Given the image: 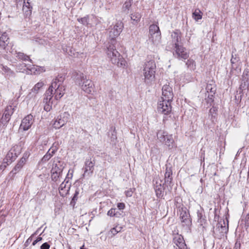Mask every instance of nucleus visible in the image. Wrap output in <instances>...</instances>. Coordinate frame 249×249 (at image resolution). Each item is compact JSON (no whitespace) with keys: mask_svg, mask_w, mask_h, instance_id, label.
<instances>
[{"mask_svg":"<svg viewBox=\"0 0 249 249\" xmlns=\"http://www.w3.org/2000/svg\"><path fill=\"white\" fill-rule=\"evenodd\" d=\"M34 123V117L31 114H29L25 117L22 120L20 128L24 131L28 130L30 128Z\"/></svg>","mask_w":249,"mask_h":249,"instance_id":"nucleus-13","label":"nucleus"},{"mask_svg":"<svg viewBox=\"0 0 249 249\" xmlns=\"http://www.w3.org/2000/svg\"><path fill=\"white\" fill-rule=\"evenodd\" d=\"M171 37L172 42L174 43V47L175 46V44L178 43L180 39V32L177 30L171 34Z\"/></svg>","mask_w":249,"mask_h":249,"instance_id":"nucleus-22","label":"nucleus"},{"mask_svg":"<svg viewBox=\"0 0 249 249\" xmlns=\"http://www.w3.org/2000/svg\"><path fill=\"white\" fill-rule=\"evenodd\" d=\"M0 67L2 70V73L6 78H9L15 76V72L8 67L1 64Z\"/></svg>","mask_w":249,"mask_h":249,"instance_id":"nucleus-20","label":"nucleus"},{"mask_svg":"<svg viewBox=\"0 0 249 249\" xmlns=\"http://www.w3.org/2000/svg\"><path fill=\"white\" fill-rule=\"evenodd\" d=\"M186 65L191 70H194L196 69V63L193 59H188L186 63Z\"/></svg>","mask_w":249,"mask_h":249,"instance_id":"nucleus-31","label":"nucleus"},{"mask_svg":"<svg viewBox=\"0 0 249 249\" xmlns=\"http://www.w3.org/2000/svg\"><path fill=\"white\" fill-rule=\"evenodd\" d=\"M44 84L43 82H39L36 84L32 89V92H30L27 96V98L35 97L36 95L40 89L42 88Z\"/></svg>","mask_w":249,"mask_h":249,"instance_id":"nucleus-16","label":"nucleus"},{"mask_svg":"<svg viewBox=\"0 0 249 249\" xmlns=\"http://www.w3.org/2000/svg\"><path fill=\"white\" fill-rule=\"evenodd\" d=\"M174 50V56L179 60H185L189 56V52L187 50L178 43L175 44Z\"/></svg>","mask_w":249,"mask_h":249,"instance_id":"nucleus-6","label":"nucleus"},{"mask_svg":"<svg viewBox=\"0 0 249 249\" xmlns=\"http://www.w3.org/2000/svg\"><path fill=\"white\" fill-rule=\"evenodd\" d=\"M125 195L127 197H130L133 194V192L131 189L125 191Z\"/></svg>","mask_w":249,"mask_h":249,"instance_id":"nucleus-45","label":"nucleus"},{"mask_svg":"<svg viewBox=\"0 0 249 249\" xmlns=\"http://www.w3.org/2000/svg\"><path fill=\"white\" fill-rule=\"evenodd\" d=\"M13 152L11 151H9L8 153V154L7 155V156H6V158L7 159H8V158H12V159H15L16 157H17V153H15L14 154V156H13Z\"/></svg>","mask_w":249,"mask_h":249,"instance_id":"nucleus-40","label":"nucleus"},{"mask_svg":"<svg viewBox=\"0 0 249 249\" xmlns=\"http://www.w3.org/2000/svg\"><path fill=\"white\" fill-rule=\"evenodd\" d=\"M218 230L222 233H226L228 231V227L226 226L224 220L218 222L217 224Z\"/></svg>","mask_w":249,"mask_h":249,"instance_id":"nucleus-25","label":"nucleus"},{"mask_svg":"<svg viewBox=\"0 0 249 249\" xmlns=\"http://www.w3.org/2000/svg\"><path fill=\"white\" fill-rule=\"evenodd\" d=\"M115 211V209L112 208L108 211L107 214L110 216H114L116 215Z\"/></svg>","mask_w":249,"mask_h":249,"instance_id":"nucleus-42","label":"nucleus"},{"mask_svg":"<svg viewBox=\"0 0 249 249\" xmlns=\"http://www.w3.org/2000/svg\"><path fill=\"white\" fill-rule=\"evenodd\" d=\"M50 247V245L46 242V243H44V244H43L41 247H40V249H49Z\"/></svg>","mask_w":249,"mask_h":249,"instance_id":"nucleus-43","label":"nucleus"},{"mask_svg":"<svg viewBox=\"0 0 249 249\" xmlns=\"http://www.w3.org/2000/svg\"><path fill=\"white\" fill-rule=\"evenodd\" d=\"M117 207L119 210H123L125 208V204L124 203H118Z\"/></svg>","mask_w":249,"mask_h":249,"instance_id":"nucleus-44","label":"nucleus"},{"mask_svg":"<svg viewBox=\"0 0 249 249\" xmlns=\"http://www.w3.org/2000/svg\"><path fill=\"white\" fill-rule=\"evenodd\" d=\"M33 236H34V234H32V235H31V237H33Z\"/></svg>","mask_w":249,"mask_h":249,"instance_id":"nucleus-58","label":"nucleus"},{"mask_svg":"<svg viewBox=\"0 0 249 249\" xmlns=\"http://www.w3.org/2000/svg\"><path fill=\"white\" fill-rule=\"evenodd\" d=\"M155 190L157 197H160L162 196L163 186L161 183L159 185H155Z\"/></svg>","mask_w":249,"mask_h":249,"instance_id":"nucleus-29","label":"nucleus"},{"mask_svg":"<svg viewBox=\"0 0 249 249\" xmlns=\"http://www.w3.org/2000/svg\"><path fill=\"white\" fill-rule=\"evenodd\" d=\"M78 194H79V192L77 190H76L75 192L74 196H73L72 200L74 201V200L77 199Z\"/></svg>","mask_w":249,"mask_h":249,"instance_id":"nucleus-46","label":"nucleus"},{"mask_svg":"<svg viewBox=\"0 0 249 249\" xmlns=\"http://www.w3.org/2000/svg\"><path fill=\"white\" fill-rule=\"evenodd\" d=\"M132 0H126L123 6V9L124 10H128L131 5V2Z\"/></svg>","mask_w":249,"mask_h":249,"instance_id":"nucleus-39","label":"nucleus"},{"mask_svg":"<svg viewBox=\"0 0 249 249\" xmlns=\"http://www.w3.org/2000/svg\"><path fill=\"white\" fill-rule=\"evenodd\" d=\"M123 28V23L120 21L108 29V38L111 41L112 44L107 47V53L113 64L124 68L126 66V61L116 50L115 45L116 39L122 32Z\"/></svg>","mask_w":249,"mask_h":249,"instance_id":"nucleus-1","label":"nucleus"},{"mask_svg":"<svg viewBox=\"0 0 249 249\" xmlns=\"http://www.w3.org/2000/svg\"><path fill=\"white\" fill-rule=\"evenodd\" d=\"M64 78L62 76H57L53 79L51 85L46 92L45 100L47 102L51 100L53 96L57 100L60 99L65 93V88L62 85Z\"/></svg>","mask_w":249,"mask_h":249,"instance_id":"nucleus-2","label":"nucleus"},{"mask_svg":"<svg viewBox=\"0 0 249 249\" xmlns=\"http://www.w3.org/2000/svg\"><path fill=\"white\" fill-rule=\"evenodd\" d=\"M16 1L17 3H19L20 2H22L23 1V2L25 1V0H16Z\"/></svg>","mask_w":249,"mask_h":249,"instance_id":"nucleus-53","label":"nucleus"},{"mask_svg":"<svg viewBox=\"0 0 249 249\" xmlns=\"http://www.w3.org/2000/svg\"><path fill=\"white\" fill-rule=\"evenodd\" d=\"M32 237H29L28 240H27L26 242H31L32 241Z\"/></svg>","mask_w":249,"mask_h":249,"instance_id":"nucleus-54","label":"nucleus"},{"mask_svg":"<svg viewBox=\"0 0 249 249\" xmlns=\"http://www.w3.org/2000/svg\"><path fill=\"white\" fill-rule=\"evenodd\" d=\"M108 44H109L108 45V46L109 45H111V44H111V42H110H110H108Z\"/></svg>","mask_w":249,"mask_h":249,"instance_id":"nucleus-55","label":"nucleus"},{"mask_svg":"<svg viewBox=\"0 0 249 249\" xmlns=\"http://www.w3.org/2000/svg\"><path fill=\"white\" fill-rule=\"evenodd\" d=\"M68 120V114L66 112L57 117L53 124V126L55 129H59L64 126Z\"/></svg>","mask_w":249,"mask_h":249,"instance_id":"nucleus-12","label":"nucleus"},{"mask_svg":"<svg viewBox=\"0 0 249 249\" xmlns=\"http://www.w3.org/2000/svg\"><path fill=\"white\" fill-rule=\"evenodd\" d=\"M156 66L154 61L146 62L143 66L142 75L144 82L147 84H151L155 79Z\"/></svg>","mask_w":249,"mask_h":249,"instance_id":"nucleus-4","label":"nucleus"},{"mask_svg":"<svg viewBox=\"0 0 249 249\" xmlns=\"http://www.w3.org/2000/svg\"><path fill=\"white\" fill-rule=\"evenodd\" d=\"M172 170L171 167H168L166 166V172L165 173V183L167 184L170 185V184L172 183Z\"/></svg>","mask_w":249,"mask_h":249,"instance_id":"nucleus-21","label":"nucleus"},{"mask_svg":"<svg viewBox=\"0 0 249 249\" xmlns=\"http://www.w3.org/2000/svg\"><path fill=\"white\" fill-rule=\"evenodd\" d=\"M29 155L28 153H24L23 157L21 159H25V162L26 161L27 159H28Z\"/></svg>","mask_w":249,"mask_h":249,"instance_id":"nucleus-49","label":"nucleus"},{"mask_svg":"<svg viewBox=\"0 0 249 249\" xmlns=\"http://www.w3.org/2000/svg\"><path fill=\"white\" fill-rule=\"evenodd\" d=\"M131 19L134 21H136L137 22L140 20V17H131Z\"/></svg>","mask_w":249,"mask_h":249,"instance_id":"nucleus-48","label":"nucleus"},{"mask_svg":"<svg viewBox=\"0 0 249 249\" xmlns=\"http://www.w3.org/2000/svg\"><path fill=\"white\" fill-rule=\"evenodd\" d=\"M179 215L182 225L189 227L192 224V221L186 208L181 207L179 209Z\"/></svg>","mask_w":249,"mask_h":249,"instance_id":"nucleus-7","label":"nucleus"},{"mask_svg":"<svg viewBox=\"0 0 249 249\" xmlns=\"http://www.w3.org/2000/svg\"><path fill=\"white\" fill-rule=\"evenodd\" d=\"M53 153V150L51 151V149H49L46 154L43 157L42 160L44 161L48 160L52 157Z\"/></svg>","mask_w":249,"mask_h":249,"instance_id":"nucleus-33","label":"nucleus"},{"mask_svg":"<svg viewBox=\"0 0 249 249\" xmlns=\"http://www.w3.org/2000/svg\"><path fill=\"white\" fill-rule=\"evenodd\" d=\"M122 230V227L121 226H116L110 229V232L112 234V235H116L117 233L120 232Z\"/></svg>","mask_w":249,"mask_h":249,"instance_id":"nucleus-32","label":"nucleus"},{"mask_svg":"<svg viewBox=\"0 0 249 249\" xmlns=\"http://www.w3.org/2000/svg\"><path fill=\"white\" fill-rule=\"evenodd\" d=\"M25 159H20L19 161L18 162L14 168L9 173V176L13 177L15 174L20 171L22 166L25 164Z\"/></svg>","mask_w":249,"mask_h":249,"instance_id":"nucleus-17","label":"nucleus"},{"mask_svg":"<svg viewBox=\"0 0 249 249\" xmlns=\"http://www.w3.org/2000/svg\"><path fill=\"white\" fill-rule=\"evenodd\" d=\"M95 162L94 160H92L91 158L87 159L85 162L84 172L82 175L83 178L86 177H91L94 170V166Z\"/></svg>","mask_w":249,"mask_h":249,"instance_id":"nucleus-10","label":"nucleus"},{"mask_svg":"<svg viewBox=\"0 0 249 249\" xmlns=\"http://www.w3.org/2000/svg\"><path fill=\"white\" fill-rule=\"evenodd\" d=\"M193 16H200L198 13L196 11L195 12L193 13Z\"/></svg>","mask_w":249,"mask_h":249,"instance_id":"nucleus-52","label":"nucleus"},{"mask_svg":"<svg viewBox=\"0 0 249 249\" xmlns=\"http://www.w3.org/2000/svg\"><path fill=\"white\" fill-rule=\"evenodd\" d=\"M77 20L83 24H86L87 23V17H83L80 18H78Z\"/></svg>","mask_w":249,"mask_h":249,"instance_id":"nucleus-41","label":"nucleus"},{"mask_svg":"<svg viewBox=\"0 0 249 249\" xmlns=\"http://www.w3.org/2000/svg\"><path fill=\"white\" fill-rule=\"evenodd\" d=\"M71 187V183L69 181L64 180L60 185L59 187V191L60 195L65 196L69 192Z\"/></svg>","mask_w":249,"mask_h":249,"instance_id":"nucleus-15","label":"nucleus"},{"mask_svg":"<svg viewBox=\"0 0 249 249\" xmlns=\"http://www.w3.org/2000/svg\"><path fill=\"white\" fill-rule=\"evenodd\" d=\"M171 101L160 99L158 104V111L164 115H168L171 112Z\"/></svg>","mask_w":249,"mask_h":249,"instance_id":"nucleus-8","label":"nucleus"},{"mask_svg":"<svg viewBox=\"0 0 249 249\" xmlns=\"http://www.w3.org/2000/svg\"><path fill=\"white\" fill-rule=\"evenodd\" d=\"M42 240V237H38L36 240H35L33 243V245L35 246L38 242L41 241Z\"/></svg>","mask_w":249,"mask_h":249,"instance_id":"nucleus-47","label":"nucleus"},{"mask_svg":"<svg viewBox=\"0 0 249 249\" xmlns=\"http://www.w3.org/2000/svg\"><path fill=\"white\" fill-rule=\"evenodd\" d=\"M206 89L207 92H210L212 93H214L215 90V86L212 84H207Z\"/></svg>","mask_w":249,"mask_h":249,"instance_id":"nucleus-37","label":"nucleus"},{"mask_svg":"<svg viewBox=\"0 0 249 249\" xmlns=\"http://www.w3.org/2000/svg\"><path fill=\"white\" fill-rule=\"evenodd\" d=\"M27 64L25 63H22L21 65L22 67H27V69L28 70L27 73L28 74L33 73L35 74H38L45 71L44 68L42 67H39L37 66H33L32 67L30 68V67L27 66Z\"/></svg>","mask_w":249,"mask_h":249,"instance_id":"nucleus-14","label":"nucleus"},{"mask_svg":"<svg viewBox=\"0 0 249 249\" xmlns=\"http://www.w3.org/2000/svg\"><path fill=\"white\" fill-rule=\"evenodd\" d=\"M18 55L17 56L21 59H23L24 60H29L31 63H33L32 62V60L29 58V57L25 54H24L23 53L19 52L17 53Z\"/></svg>","mask_w":249,"mask_h":249,"instance_id":"nucleus-36","label":"nucleus"},{"mask_svg":"<svg viewBox=\"0 0 249 249\" xmlns=\"http://www.w3.org/2000/svg\"><path fill=\"white\" fill-rule=\"evenodd\" d=\"M63 169V167L60 165L59 162L58 164L56 163L53 165L51 173L62 175Z\"/></svg>","mask_w":249,"mask_h":249,"instance_id":"nucleus-23","label":"nucleus"},{"mask_svg":"<svg viewBox=\"0 0 249 249\" xmlns=\"http://www.w3.org/2000/svg\"><path fill=\"white\" fill-rule=\"evenodd\" d=\"M44 102L45 103L44 106V109L47 112L50 111L52 109V103L51 102V100L47 102L45 98L44 99Z\"/></svg>","mask_w":249,"mask_h":249,"instance_id":"nucleus-34","label":"nucleus"},{"mask_svg":"<svg viewBox=\"0 0 249 249\" xmlns=\"http://www.w3.org/2000/svg\"><path fill=\"white\" fill-rule=\"evenodd\" d=\"M198 222L200 225L202 226L206 222V220L203 216V214L201 213H197Z\"/></svg>","mask_w":249,"mask_h":249,"instance_id":"nucleus-35","label":"nucleus"},{"mask_svg":"<svg viewBox=\"0 0 249 249\" xmlns=\"http://www.w3.org/2000/svg\"><path fill=\"white\" fill-rule=\"evenodd\" d=\"M63 50L68 55L74 57H77L78 55V53L75 52V50L71 47H67L66 48H63Z\"/></svg>","mask_w":249,"mask_h":249,"instance_id":"nucleus-27","label":"nucleus"},{"mask_svg":"<svg viewBox=\"0 0 249 249\" xmlns=\"http://www.w3.org/2000/svg\"><path fill=\"white\" fill-rule=\"evenodd\" d=\"M22 10L25 16H30L32 13V11L31 9L30 4L28 2L27 3L24 1L22 7Z\"/></svg>","mask_w":249,"mask_h":249,"instance_id":"nucleus-26","label":"nucleus"},{"mask_svg":"<svg viewBox=\"0 0 249 249\" xmlns=\"http://www.w3.org/2000/svg\"><path fill=\"white\" fill-rule=\"evenodd\" d=\"M16 105L17 104L15 105L13 104V105H10L6 107L0 122L3 125L6 124L10 120L11 116L15 110Z\"/></svg>","mask_w":249,"mask_h":249,"instance_id":"nucleus-9","label":"nucleus"},{"mask_svg":"<svg viewBox=\"0 0 249 249\" xmlns=\"http://www.w3.org/2000/svg\"><path fill=\"white\" fill-rule=\"evenodd\" d=\"M62 175L61 174H57L56 173H51V178L53 181H57L59 178L61 177Z\"/></svg>","mask_w":249,"mask_h":249,"instance_id":"nucleus-38","label":"nucleus"},{"mask_svg":"<svg viewBox=\"0 0 249 249\" xmlns=\"http://www.w3.org/2000/svg\"><path fill=\"white\" fill-rule=\"evenodd\" d=\"M174 242L179 249H187L184 239L181 235H178L174 238Z\"/></svg>","mask_w":249,"mask_h":249,"instance_id":"nucleus-18","label":"nucleus"},{"mask_svg":"<svg viewBox=\"0 0 249 249\" xmlns=\"http://www.w3.org/2000/svg\"><path fill=\"white\" fill-rule=\"evenodd\" d=\"M149 40L155 45H159L161 43V33L157 32L156 34L149 35Z\"/></svg>","mask_w":249,"mask_h":249,"instance_id":"nucleus-19","label":"nucleus"},{"mask_svg":"<svg viewBox=\"0 0 249 249\" xmlns=\"http://www.w3.org/2000/svg\"><path fill=\"white\" fill-rule=\"evenodd\" d=\"M73 76L75 84L79 86L85 93L91 94L94 91L92 81L87 79L84 73L75 72Z\"/></svg>","mask_w":249,"mask_h":249,"instance_id":"nucleus-3","label":"nucleus"},{"mask_svg":"<svg viewBox=\"0 0 249 249\" xmlns=\"http://www.w3.org/2000/svg\"><path fill=\"white\" fill-rule=\"evenodd\" d=\"M236 58H233V56H232V58L231 60V63L232 64H234L235 61H236Z\"/></svg>","mask_w":249,"mask_h":249,"instance_id":"nucleus-51","label":"nucleus"},{"mask_svg":"<svg viewBox=\"0 0 249 249\" xmlns=\"http://www.w3.org/2000/svg\"><path fill=\"white\" fill-rule=\"evenodd\" d=\"M158 139L169 148L172 149L174 146V140L173 135L168 134L167 132L163 130L159 131L157 133Z\"/></svg>","mask_w":249,"mask_h":249,"instance_id":"nucleus-5","label":"nucleus"},{"mask_svg":"<svg viewBox=\"0 0 249 249\" xmlns=\"http://www.w3.org/2000/svg\"><path fill=\"white\" fill-rule=\"evenodd\" d=\"M18 70H22V68H21V69H20V68H19V69H18Z\"/></svg>","mask_w":249,"mask_h":249,"instance_id":"nucleus-56","label":"nucleus"},{"mask_svg":"<svg viewBox=\"0 0 249 249\" xmlns=\"http://www.w3.org/2000/svg\"><path fill=\"white\" fill-rule=\"evenodd\" d=\"M33 236H34V234H32V235H31V237H33Z\"/></svg>","mask_w":249,"mask_h":249,"instance_id":"nucleus-57","label":"nucleus"},{"mask_svg":"<svg viewBox=\"0 0 249 249\" xmlns=\"http://www.w3.org/2000/svg\"><path fill=\"white\" fill-rule=\"evenodd\" d=\"M217 108L215 107H213L210 109L209 113V118L210 120L213 122L215 120L217 114Z\"/></svg>","mask_w":249,"mask_h":249,"instance_id":"nucleus-28","label":"nucleus"},{"mask_svg":"<svg viewBox=\"0 0 249 249\" xmlns=\"http://www.w3.org/2000/svg\"><path fill=\"white\" fill-rule=\"evenodd\" d=\"M33 236H34V234H32V235H31V237H33Z\"/></svg>","mask_w":249,"mask_h":249,"instance_id":"nucleus-59","label":"nucleus"},{"mask_svg":"<svg viewBox=\"0 0 249 249\" xmlns=\"http://www.w3.org/2000/svg\"><path fill=\"white\" fill-rule=\"evenodd\" d=\"M194 18V19L196 22H198L199 19H201L202 18L201 16L200 17H193Z\"/></svg>","mask_w":249,"mask_h":249,"instance_id":"nucleus-50","label":"nucleus"},{"mask_svg":"<svg viewBox=\"0 0 249 249\" xmlns=\"http://www.w3.org/2000/svg\"><path fill=\"white\" fill-rule=\"evenodd\" d=\"M173 98L172 88L168 84L163 85L162 88V97L160 99L172 101Z\"/></svg>","mask_w":249,"mask_h":249,"instance_id":"nucleus-11","label":"nucleus"},{"mask_svg":"<svg viewBox=\"0 0 249 249\" xmlns=\"http://www.w3.org/2000/svg\"><path fill=\"white\" fill-rule=\"evenodd\" d=\"M8 39L9 38L6 33H3L0 37V46L3 48H5L6 45L8 43Z\"/></svg>","mask_w":249,"mask_h":249,"instance_id":"nucleus-24","label":"nucleus"},{"mask_svg":"<svg viewBox=\"0 0 249 249\" xmlns=\"http://www.w3.org/2000/svg\"><path fill=\"white\" fill-rule=\"evenodd\" d=\"M160 32L159 26L156 24L151 25L149 27V35Z\"/></svg>","mask_w":249,"mask_h":249,"instance_id":"nucleus-30","label":"nucleus"}]
</instances>
